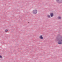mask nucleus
Instances as JSON below:
<instances>
[{"instance_id":"1","label":"nucleus","mask_w":62,"mask_h":62,"mask_svg":"<svg viewBox=\"0 0 62 62\" xmlns=\"http://www.w3.org/2000/svg\"><path fill=\"white\" fill-rule=\"evenodd\" d=\"M57 40L58 41V44L61 45L62 44V37L61 36H58L56 38Z\"/></svg>"},{"instance_id":"2","label":"nucleus","mask_w":62,"mask_h":62,"mask_svg":"<svg viewBox=\"0 0 62 62\" xmlns=\"http://www.w3.org/2000/svg\"><path fill=\"white\" fill-rule=\"evenodd\" d=\"M37 12H38V11L37 10L35 9L34 10L32 11V13L34 14H36L37 13Z\"/></svg>"},{"instance_id":"3","label":"nucleus","mask_w":62,"mask_h":62,"mask_svg":"<svg viewBox=\"0 0 62 62\" xmlns=\"http://www.w3.org/2000/svg\"><path fill=\"white\" fill-rule=\"evenodd\" d=\"M56 0L59 3H62V0Z\"/></svg>"},{"instance_id":"4","label":"nucleus","mask_w":62,"mask_h":62,"mask_svg":"<svg viewBox=\"0 0 62 62\" xmlns=\"http://www.w3.org/2000/svg\"><path fill=\"white\" fill-rule=\"evenodd\" d=\"M50 14V16L51 17H53V16H54V14H53V13H51Z\"/></svg>"},{"instance_id":"5","label":"nucleus","mask_w":62,"mask_h":62,"mask_svg":"<svg viewBox=\"0 0 62 62\" xmlns=\"http://www.w3.org/2000/svg\"><path fill=\"white\" fill-rule=\"evenodd\" d=\"M39 38L40 39H43V37L42 35L40 36L39 37Z\"/></svg>"},{"instance_id":"6","label":"nucleus","mask_w":62,"mask_h":62,"mask_svg":"<svg viewBox=\"0 0 62 62\" xmlns=\"http://www.w3.org/2000/svg\"><path fill=\"white\" fill-rule=\"evenodd\" d=\"M47 17L48 18H51V16H50L49 15H47Z\"/></svg>"},{"instance_id":"7","label":"nucleus","mask_w":62,"mask_h":62,"mask_svg":"<svg viewBox=\"0 0 62 62\" xmlns=\"http://www.w3.org/2000/svg\"><path fill=\"white\" fill-rule=\"evenodd\" d=\"M58 19H61V17H60V16H59L58 17Z\"/></svg>"},{"instance_id":"8","label":"nucleus","mask_w":62,"mask_h":62,"mask_svg":"<svg viewBox=\"0 0 62 62\" xmlns=\"http://www.w3.org/2000/svg\"><path fill=\"white\" fill-rule=\"evenodd\" d=\"M8 31V30H5V32H7Z\"/></svg>"},{"instance_id":"9","label":"nucleus","mask_w":62,"mask_h":62,"mask_svg":"<svg viewBox=\"0 0 62 62\" xmlns=\"http://www.w3.org/2000/svg\"><path fill=\"white\" fill-rule=\"evenodd\" d=\"M0 58H2V56H1V55H0Z\"/></svg>"},{"instance_id":"10","label":"nucleus","mask_w":62,"mask_h":62,"mask_svg":"<svg viewBox=\"0 0 62 62\" xmlns=\"http://www.w3.org/2000/svg\"><path fill=\"white\" fill-rule=\"evenodd\" d=\"M28 23H29V22H28Z\"/></svg>"}]
</instances>
